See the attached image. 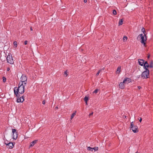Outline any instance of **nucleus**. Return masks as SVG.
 I'll use <instances>...</instances> for the list:
<instances>
[{"label": "nucleus", "instance_id": "a211bd4d", "mask_svg": "<svg viewBox=\"0 0 153 153\" xmlns=\"http://www.w3.org/2000/svg\"><path fill=\"white\" fill-rule=\"evenodd\" d=\"M84 100L85 102L88 101V98L87 97L85 96L84 98Z\"/></svg>", "mask_w": 153, "mask_h": 153}, {"label": "nucleus", "instance_id": "473e14b6", "mask_svg": "<svg viewBox=\"0 0 153 153\" xmlns=\"http://www.w3.org/2000/svg\"><path fill=\"white\" fill-rule=\"evenodd\" d=\"M21 83H23L25 84V85L26 84V81L25 82H22ZM23 84V83H22Z\"/></svg>", "mask_w": 153, "mask_h": 153}, {"label": "nucleus", "instance_id": "39448f33", "mask_svg": "<svg viewBox=\"0 0 153 153\" xmlns=\"http://www.w3.org/2000/svg\"><path fill=\"white\" fill-rule=\"evenodd\" d=\"M12 132L13 133V138L14 139L16 140L18 137V135L17 131L15 129H12Z\"/></svg>", "mask_w": 153, "mask_h": 153}, {"label": "nucleus", "instance_id": "ddd939ff", "mask_svg": "<svg viewBox=\"0 0 153 153\" xmlns=\"http://www.w3.org/2000/svg\"><path fill=\"white\" fill-rule=\"evenodd\" d=\"M37 140H34L32 142L30 143V147H32V146H33V145L37 143Z\"/></svg>", "mask_w": 153, "mask_h": 153}, {"label": "nucleus", "instance_id": "aec40b11", "mask_svg": "<svg viewBox=\"0 0 153 153\" xmlns=\"http://www.w3.org/2000/svg\"><path fill=\"white\" fill-rule=\"evenodd\" d=\"M142 31L143 32V34H144H144H145V33H146V31L145 30V29L143 27L142 29Z\"/></svg>", "mask_w": 153, "mask_h": 153}, {"label": "nucleus", "instance_id": "72a5a7b5", "mask_svg": "<svg viewBox=\"0 0 153 153\" xmlns=\"http://www.w3.org/2000/svg\"><path fill=\"white\" fill-rule=\"evenodd\" d=\"M93 112H92V113H90V114H89V116H91V115H93Z\"/></svg>", "mask_w": 153, "mask_h": 153}, {"label": "nucleus", "instance_id": "7ed1b4c3", "mask_svg": "<svg viewBox=\"0 0 153 153\" xmlns=\"http://www.w3.org/2000/svg\"><path fill=\"white\" fill-rule=\"evenodd\" d=\"M149 70L147 68H146L145 71H144L142 73L141 75V77L143 78H148V76H149Z\"/></svg>", "mask_w": 153, "mask_h": 153}, {"label": "nucleus", "instance_id": "6ab92c4d", "mask_svg": "<svg viewBox=\"0 0 153 153\" xmlns=\"http://www.w3.org/2000/svg\"><path fill=\"white\" fill-rule=\"evenodd\" d=\"M127 37L126 36H124L123 38V41L124 42H125L127 40Z\"/></svg>", "mask_w": 153, "mask_h": 153}, {"label": "nucleus", "instance_id": "e433bc0d", "mask_svg": "<svg viewBox=\"0 0 153 153\" xmlns=\"http://www.w3.org/2000/svg\"><path fill=\"white\" fill-rule=\"evenodd\" d=\"M87 0H84V1L85 3H86V2H87Z\"/></svg>", "mask_w": 153, "mask_h": 153}, {"label": "nucleus", "instance_id": "423d86ee", "mask_svg": "<svg viewBox=\"0 0 153 153\" xmlns=\"http://www.w3.org/2000/svg\"><path fill=\"white\" fill-rule=\"evenodd\" d=\"M123 82L125 84H128L131 82V80L130 78L126 77L124 79Z\"/></svg>", "mask_w": 153, "mask_h": 153}, {"label": "nucleus", "instance_id": "a19ab883", "mask_svg": "<svg viewBox=\"0 0 153 153\" xmlns=\"http://www.w3.org/2000/svg\"><path fill=\"white\" fill-rule=\"evenodd\" d=\"M104 68H102V69H101V70H104Z\"/></svg>", "mask_w": 153, "mask_h": 153}, {"label": "nucleus", "instance_id": "ea45409f", "mask_svg": "<svg viewBox=\"0 0 153 153\" xmlns=\"http://www.w3.org/2000/svg\"><path fill=\"white\" fill-rule=\"evenodd\" d=\"M85 103L86 105H87V101L85 102Z\"/></svg>", "mask_w": 153, "mask_h": 153}, {"label": "nucleus", "instance_id": "bb28decb", "mask_svg": "<svg viewBox=\"0 0 153 153\" xmlns=\"http://www.w3.org/2000/svg\"><path fill=\"white\" fill-rule=\"evenodd\" d=\"M101 71V70H100L99 71L97 72V73L96 74V76H98V75L100 73V72Z\"/></svg>", "mask_w": 153, "mask_h": 153}, {"label": "nucleus", "instance_id": "7c9ffc66", "mask_svg": "<svg viewBox=\"0 0 153 153\" xmlns=\"http://www.w3.org/2000/svg\"><path fill=\"white\" fill-rule=\"evenodd\" d=\"M131 128L132 127L134 126L133 125V122L131 123Z\"/></svg>", "mask_w": 153, "mask_h": 153}, {"label": "nucleus", "instance_id": "f257e3e1", "mask_svg": "<svg viewBox=\"0 0 153 153\" xmlns=\"http://www.w3.org/2000/svg\"><path fill=\"white\" fill-rule=\"evenodd\" d=\"M15 94L17 97H19L20 96L18 93L22 94L24 92V86L22 83L19 82L18 88L15 87L14 90Z\"/></svg>", "mask_w": 153, "mask_h": 153}, {"label": "nucleus", "instance_id": "20e7f679", "mask_svg": "<svg viewBox=\"0 0 153 153\" xmlns=\"http://www.w3.org/2000/svg\"><path fill=\"white\" fill-rule=\"evenodd\" d=\"M6 59L7 62L11 64H13L14 61L12 56L11 55H10L9 54L7 57Z\"/></svg>", "mask_w": 153, "mask_h": 153}, {"label": "nucleus", "instance_id": "4be33fe9", "mask_svg": "<svg viewBox=\"0 0 153 153\" xmlns=\"http://www.w3.org/2000/svg\"><path fill=\"white\" fill-rule=\"evenodd\" d=\"M149 67L152 68H153V64L152 62H151L149 65Z\"/></svg>", "mask_w": 153, "mask_h": 153}, {"label": "nucleus", "instance_id": "c03bdc74", "mask_svg": "<svg viewBox=\"0 0 153 153\" xmlns=\"http://www.w3.org/2000/svg\"><path fill=\"white\" fill-rule=\"evenodd\" d=\"M56 108H58V107H56Z\"/></svg>", "mask_w": 153, "mask_h": 153}, {"label": "nucleus", "instance_id": "f03ea898", "mask_svg": "<svg viewBox=\"0 0 153 153\" xmlns=\"http://www.w3.org/2000/svg\"><path fill=\"white\" fill-rule=\"evenodd\" d=\"M137 39H141V42L142 44H143L144 45H145L146 43L145 42L146 40V34L143 35V34H139L137 38Z\"/></svg>", "mask_w": 153, "mask_h": 153}, {"label": "nucleus", "instance_id": "9b49d317", "mask_svg": "<svg viewBox=\"0 0 153 153\" xmlns=\"http://www.w3.org/2000/svg\"><path fill=\"white\" fill-rule=\"evenodd\" d=\"M119 86V88L121 89H123L125 87V84L124 83H123V82H121L120 83Z\"/></svg>", "mask_w": 153, "mask_h": 153}, {"label": "nucleus", "instance_id": "cd10ccee", "mask_svg": "<svg viewBox=\"0 0 153 153\" xmlns=\"http://www.w3.org/2000/svg\"><path fill=\"white\" fill-rule=\"evenodd\" d=\"M3 81L4 82H5L6 81V78L4 77H3Z\"/></svg>", "mask_w": 153, "mask_h": 153}, {"label": "nucleus", "instance_id": "f704fd0d", "mask_svg": "<svg viewBox=\"0 0 153 153\" xmlns=\"http://www.w3.org/2000/svg\"><path fill=\"white\" fill-rule=\"evenodd\" d=\"M7 71H9V70H10V68H7Z\"/></svg>", "mask_w": 153, "mask_h": 153}, {"label": "nucleus", "instance_id": "58836bf2", "mask_svg": "<svg viewBox=\"0 0 153 153\" xmlns=\"http://www.w3.org/2000/svg\"><path fill=\"white\" fill-rule=\"evenodd\" d=\"M30 30H33V29H32V27H30Z\"/></svg>", "mask_w": 153, "mask_h": 153}, {"label": "nucleus", "instance_id": "f8f14e48", "mask_svg": "<svg viewBox=\"0 0 153 153\" xmlns=\"http://www.w3.org/2000/svg\"><path fill=\"white\" fill-rule=\"evenodd\" d=\"M138 62L139 64L142 66L143 65V64H144V63L145 62H144V60L143 59H139L138 60Z\"/></svg>", "mask_w": 153, "mask_h": 153}, {"label": "nucleus", "instance_id": "79ce46f5", "mask_svg": "<svg viewBox=\"0 0 153 153\" xmlns=\"http://www.w3.org/2000/svg\"><path fill=\"white\" fill-rule=\"evenodd\" d=\"M139 153L138 152H136V153Z\"/></svg>", "mask_w": 153, "mask_h": 153}, {"label": "nucleus", "instance_id": "393cba45", "mask_svg": "<svg viewBox=\"0 0 153 153\" xmlns=\"http://www.w3.org/2000/svg\"><path fill=\"white\" fill-rule=\"evenodd\" d=\"M99 91V89H96L94 91V93H95V94H97V92H98V91Z\"/></svg>", "mask_w": 153, "mask_h": 153}, {"label": "nucleus", "instance_id": "f3484780", "mask_svg": "<svg viewBox=\"0 0 153 153\" xmlns=\"http://www.w3.org/2000/svg\"><path fill=\"white\" fill-rule=\"evenodd\" d=\"M123 19H121L120 20L119 22V25H122L123 24Z\"/></svg>", "mask_w": 153, "mask_h": 153}, {"label": "nucleus", "instance_id": "4468645a", "mask_svg": "<svg viewBox=\"0 0 153 153\" xmlns=\"http://www.w3.org/2000/svg\"><path fill=\"white\" fill-rule=\"evenodd\" d=\"M143 65L144 68H145V69H146V67H149V65L148 62L146 61L144 63Z\"/></svg>", "mask_w": 153, "mask_h": 153}, {"label": "nucleus", "instance_id": "2eb2a0df", "mask_svg": "<svg viewBox=\"0 0 153 153\" xmlns=\"http://www.w3.org/2000/svg\"><path fill=\"white\" fill-rule=\"evenodd\" d=\"M121 68V67L120 66H119L117 68L116 71L117 73H120V71Z\"/></svg>", "mask_w": 153, "mask_h": 153}, {"label": "nucleus", "instance_id": "9d476101", "mask_svg": "<svg viewBox=\"0 0 153 153\" xmlns=\"http://www.w3.org/2000/svg\"><path fill=\"white\" fill-rule=\"evenodd\" d=\"M24 100L23 96L21 97H20L19 99H17V102H22Z\"/></svg>", "mask_w": 153, "mask_h": 153}, {"label": "nucleus", "instance_id": "1a4fd4ad", "mask_svg": "<svg viewBox=\"0 0 153 153\" xmlns=\"http://www.w3.org/2000/svg\"><path fill=\"white\" fill-rule=\"evenodd\" d=\"M7 146H8L9 149H12L13 147V145L12 143L10 142L8 143H5Z\"/></svg>", "mask_w": 153, "mask_h": 153}, {"label": "nucleus", "instance_id": "c85d7f7f", "mask_svg": "<svg viewBox=\"0 0 153 153\" xmlns=\"http://www.w3.org/2000/svg\"><path fill=\"white\" fill-rule=\"evenodd\" d=\"M64 75H65L66 76H67L68 75V74H67V71H65L64 73Z\"/></svg>", "mask_w": 153, "mask_h": 153}, {"label": "nucleus", "instance_id": "dca6fc26", "mask_svg": "<svg viewBox=\"0 0 153 153\" xmlns=\"http://www.w3.org/2000/svg\"><path fill=\"white\" fill-rule=\"evenodd\" d=\"M76 111H75L74 112V113L72 114L71 117V120H72L74 118V116L76 114Z\"/></svg>", "mask_w": 153, "mask_h": 153}, {"label": "nucleus", "instance_id": "c756f323", "mask_svg": "<svg viewBox=\"0 0 153 153\" xmlns=\"http://www.w3.org/2000/svg\"><path fill=\"white\" fill-rule=\"evenodd\" d=\"M27 40L25 41L24 42L25 45H26L27 44Z\"/></svg>", "mask_w": 153, "mask_h": 153}, {"label": "nucleus", "instance_id": "6e6552de", "mask_svg": "<svg viewBox=\"0 0 153 153\" xmlns=\"http://www.w3.org/2000/svg\"><path fill=\"white\" fill-rule=\"evenodd\" d=\"M131 129L132 131L134 133L137 132L138 131L137 127V126H134L132 127Z\"/></svg>", "mask_w": 153, "mask_h": 153}, {"label": "nucleus", "instance_id": "4c0bfd02", "mask_svg": "<svg viewBox=\"0 0 153 153\" xmlns=\"http://www.w3.org/2000/svg\"><path fill=\"white\" fill-rule=\"evenodd\" d=\"M142 119L141 118H140V119L139 120V121L140 122H141V121H142Z\"/></svg>", "mask_w": 153, "mask_h": 153}, {"label": "nucleus", "instance_id": "412c9836", "mask_svg": "<svg viewBox=\"0 0 153 153\" xmlns=\"http://www.w3.org/2000/svg\"><path fill=\"white\" fill-rule=\"evenodd\" d=\"M88 150L91 151H93V148H91L90 147H88Z\"/></svg>", "mask_w": 153, "mask_h": 153}, {"label": "nucleus", "instance_id": "37998d69", "mask_svg": "<svg viewBox=\"0 0 153 153\" xmlns=\"http://www.w3.org/2000/svg\"><path fill=\"white\" fill-rule=\"evenodd\" d=\"M149 56H148V58H149Z\"/></svg>", "mask_w": 153, "mask_h": 153}, {"label": "nucleus", "instance_id": "b1692460", "mask_svg": "<svg viewBox=\"0 0 153 153\" xmlns=\"http://www.w3.org/2000/svg\"><path fill=\"white\" fill-rule=\"evenodd\" d=\"M93 150H94V151H96L98 150V147H95L94 148H93Z\"/></svg>", "mask_w": 153, "mask_h": 153}, {"label": "nucleus", "instance_id": "2f4dec72", "mask_svg": "<svg viewBox=\"0 0 153 153\" xmlns=\"http://www.w3.org/2000/svg\"><path fill=\"white\" fill-rule=\"evenodd\" d=\"M42 103L43 104H45V100H44L43 101H42Z\"/></svg>", "mask_w": 153, "mask_h": 153}, {"label": "nucleus", "instance_id": "c9c22d12", "mask_svg": "<svg viewBox=\"0 0 153 153\" xmlns=\"http://www.w3.org/2000/svg\"><path fill=\"white\" fill-rule=\"evenodd\" d=\"M137 87L139 89H140L141 88V87L140 86H138Z\"/></svg>", "mask_w": 153, "mask_h": 153}, {"label": "nucleus", "instance_id": "a878e982", "mask_svg": "<svg viewBox=\"0 0 153 153\" xmlns=\"http://www.w3.org/2000/svg\"><path fill=\"white\" fill-rule=\"evenodd\" d=\"M113 14H114V15H116L117 14V12H116V10H113Z\"/></svg>", "mask_w": 153, "mask_h": 153}, {"label": "nucleus", "instance_id": "0eeeda50", "mask_svg": "<svg viewBox=\"0 0 153 153\" xmlns=\"http://www.w3.org/2000/svg\"><path fill=\"white\" fill-rule=\"evenodd\" d=\"M21 81L22 82H25L27 81V78L25 75H22L21 78Z\"/></svg>", "mask_w": 153, "mask_h": 153}, {"label": "nucleus", "instance_id": "5701e85b", "mask_svg": "<svg viewBox=\"0 0 153 153\" xmlns=\"http://www.w3.org/2000/svg\"><path fill=\"white\" fill-rule=\"evenodd\" d=\"M13 44L15 46L16 48L17 45V42L16 41L14 42H13Z\"/></svg>", "mask_w": 153, "mask_h": 153}]
</instances>
